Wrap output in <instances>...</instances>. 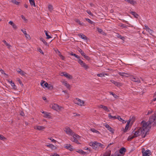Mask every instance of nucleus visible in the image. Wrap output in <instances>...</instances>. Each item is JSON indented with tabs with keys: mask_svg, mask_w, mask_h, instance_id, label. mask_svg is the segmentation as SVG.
<instances>
[{
	"mask_svg": "<svg viewBox=\"0 0 156 156\" xmlns=\"http://www.w3.org/2000/svg\"><path fill=\"white\" fill-rule=\"evenodd\" d=\"M141 125L142 128H140L138 129H136L133 130L132 133L134 134L133 135L129 136L127 139L129 141L131 140L135 137H137L140 135L142 137H145L147 132L150 129V127L148 123H143L142 122Z\"/></svg>",
	"mask_w": 156,
	"mask_h": 156,
	"instance_id": "obj_1",
	"label": "nucleus"
},
{
	"mask_svg": "<svg viewBox=\"0 0 156 156\" xmlns=\"http://www.w3.org/2000/svg\"><path fill=\"white\" fill-rule=\"evenodd\" d=\"M143 123H148V124L150 127V129L151 127V125L152 124L154 126H156V111L154 113V114L151 116L149 119V121L147 122L144 121H142Z\"/></svg>",
	"mask_w": 156,
	"mask_h": 156,
	"instance_id": "obj_2",
	"label": "nucleus"
},
{
	"mask_svg": "<svg viewBox=\"0 0 156 156\" xmlns=\"http://www.w3.org/2000/svg\"><path fill=\"white\" fill-rule=\"evenodd\" d=\"M89 144L90 146L92 147L94 149H98L99 147L102 148L103 146V145L101 144L97 141L90 142L89 143Z\"/></svg>",
	"mask_w": 156,
	"mask_h": 156,
	"instance_id": "obj_3",
	"label": "nucleus"
},
{
	"mask_svg": "<svg viewBox=\"0 0 156 156\" xmlns=\"http://www.w3.org/2000/svg\"><path fill=\"white\" fill-rule=\"evenodd\" d=\"M72 136L71 138V140L73 142H75L77 144H80L79 142V140H80L81 137L78 135L76 134L73 133L72 135Z\"/></svg>",
	"mask_w": 156,
	"mask_h": 156,
	"instance_id": "obj_4",
	"label": "nucleus"
},
{
	"mask_svg": "<svg viewBox=\"0 0 156 156\" xmlns=\"http://www.w3.org/2000/svg\"><path fill=\"white\" fill-rule=\"evenodd\" d=\"M49 107L50 108L58 111L61 110L63 109L62 107L59 106L56 104H50Z\"/></svg>",
	"mask_w": 156,
	"mask_h": 156,
	"instance_id": "obj_5",
	"label": "nucleus"
},
{
	"mask_svg": "<svg viewBox=\"0 0 156 156\" xmlns=\"http://www.w3.org/2000/svg\"><path fill=\"white\" fill-rule=\"evenodd\" d=\"M75 104H77L78 105L80 106H84V102L83 101L81 100V99L76 98L74 100Z\"/></svg>",
	"mask_w": 156,
	"mask_h": 156,
	"instance_id": "obj_6",
	"label": "nucleus"
},
{
	"mask_svg": "<svg viewBox=\"0 0 156 156\" xmlns=\"http://www.w3.org/2000/svg\"><path fill=\"white\" fill-rule=\"evenodd\" d=\"M142 153L143 156H149L151 154V152L150 150L147 149L145 151L144 148L142 149Z\"/></svg>",
	"mask_w": 156,
	"mask_h": 156,
	"instance_id": "obj_7",
	"label": "nucleus"
},
{
	"mask_svg": "<svg viewBox=\"0 0 156 156\" xmlns=\"http://www.w3.org/2000/svg\"><path fill=\"white\" fill-rule=\"evenodd\" d=\"M64 131L69 135H72L74 132L68 127H66L64 129Z\"/></svg>",
	"mask_w": 156,
	"mask_h": 156,
	"instance_id": "obj_8",
	"label": "nucleus"
},
{
	"mask_svg": "<svg viewBox=\"0 0 156 156\" xmlns=\"http://www.w3.org/2000/svg\"><path fill=\"white\" fill-rule=\"evenodd\" d=\"M130 79L132 81L136 82L137 83H139L140 82V81L139 78L133 76H130Z\"/></svg>",
	"mask_w": 156,
	"mask_h": 156,
	"instance_id": "obj_9",
	"label": "nucleus"
},
{
	"mask_svg": "<svg viewBox=\"0 0 156 156\" xmlns=\"http://www.w3.org/2000/svg\"><path fill=\"white\" fill-rule=\"evenodd\" d=\"M77 51L81 54L83 57L87 59L88 58V56L86 55L84 52L80 48H78Z\"/></svg>",
	"mask_w": 156,
	"mask_h": 156,
	"instance_id": "obj_10",
	"label": "nucleus"
},
{
	"mask_svg": "<svg viewBox=\"0 0 156 156\" xmlns=\"http://www.w3.org/2000/svg\"><path fill=\"white\" fill-rule=\"evenodd\" d=\"M64 147L70 151H72L73 150V146L71 145L70 144H65Z\"/></svg>",
	"mask_w": 156,
	"mask_h": 156,
	"instance_id": "obj_11",
	"label": "nucleus"
},
{
	"mask_svg": "<svg viewBox=\"0 0 156 156\" xmlns=\"http://www.w3.org/2000/svg\"><path fill=\"white\" fill-rule=\"evenodd\" d=\"M34 128L38 130H43L45 129V127L43 126H36L34 127Z\"/></svg>",
	"mask_w": 156,
	"mask_h": 156,
	"instance_id": "obj_12",
	"label": "nucleus"
},
{
	"mask_svg": "<svg viewBox=\"0 0 156 156\" xmlns=\"http://www.w3.org/2000/svg\"><path fill=\"white\" fill-rule=\"evenodd\" d=\"M99 108H103L105 111L107 112H110V110L108 109L107 107L104 106L102 105H100L99 106Z\"/></svg>",
	"mask_w": 156,
	"mask_h": 156,
	"instance_id": "obj_13",
	"label": "nucleus"
},
{
	"mask_svg": "<svg viewBox=\"0 0 156 156\" xmlns=\"http://www.w3.org/2000/svg\"><path fill=\"white\" fill-rule=\"evenodd\" d=\"M43 114H44L43 116L44 118H49L51 117L50 113H48L46 112L43 111Z\"/></svg>",
	"mask_w": 156,
	"mask_h": 156,
	"instance_id": "obj_14",
	"label": "nucleus"
},
{
	"mask_svg": "<svg viewBox=\"0 0 156 156\" xmlns=\"http://www.w3.org/2000/svg\"><path fill=\"white\" fill-rule=\"evenodd\" d=\"M126 151V148L124 147H122L121 148V149H120L119 152V153L122 154L123 155H124L125 154V152Z\"/></svg>",
	"mask_w": 156,
	"mask_h": 156,
	"instance_id": "obj_15",
	"label": "nucleus"
},
{
	"mask_svg": "<svg viewBox=\"0 0 156 156\" xmlns=\"http://www.w3.org/2000/svg\"><path fill=\"white\" fill-rule=\"evenodd\" d=\"M8 82L11 84L12 88L14 90H16V89L17 87L16 86L15 84L13 82L12 80H9L8 81Z\"/></svg>",
	"mask_w": 156,
	"mask_h": 156,
	"instance_id": "obj_16",
	"label": "nucleus"
},
{
	"mask_svg": "<svg viewBox=\"0 0 156 156\" xmlns=\"http://www.w3.org/2000/svg\"><path fill=\"white\" fill-rule=\"evenodd\" d=\"M62 84L64 85L67 88H69L70 87V85L65 80H63L62 81Z\"/></svg>",
	"mask_w": 156,
	"mask_h": 156,
	"instance_id": "obj_17",
	"label": "nucleus"
},
{
	"mask_svg": "<svg viewBox=\"0 0 156 156\" xmlns=\"http://www.w3.org/2000/svg\"><path fill=\"white\" fill-rule=\"evenodd\" d=\"M9 23L11 25L12 27L14 29H16L17 28V27L16 25L12 21H10L9 22Z\"/></svg>",
	"mask_w": 156,
	"mask_h": 156,
	"instance_id": "obj_18",
	"label": "nucleus"
},
{
	"mask_svg": "<svg viewBox=\"0 0 156 156\" xmlns=\"http://www.w3.org/2000/svg\"><path fill=\"white\" fill-rule=\"evenodd\" d=\"M105 127L110 132L113 133V130L112 128L111 127L108 125L106 124L105 125Z\"/></svg>",
	"mask_w": 156,
	"mask_h": 156,
	"instance_id": "obj_19",
	"label": "nucleus"
},
{
	"mask_svg": "<svg viewBox=\"0 0 156 156\" xmlns=\"http://www.w3.org/2000/svg\"><path fill=\"white\" fill-rule=\"evenodd\" d=\"M41 86L44 88H46L47 85H48V83H47L44 81H41Z\"/></svg>",
	"mask_w": 156,
	"mask_h": 156,
	"instance_id": "obj_20",
	"label": "nucleus"
},
{
	"mask_svg": "<svg viewBox=\"0 0 156 156\" xmlns=\"http://www.w3.org/2000/svg\"><path fill=\"white\" fill-rule=\"evenodd\" d=\"M105 75L108 76V74L107 73H102L97 74V76H98L101 77H104Z\"/></svg>",
	"mask_w": 156,
	"mask_h": 156,
	"instance_id": "obj_21",
	"label": "nucleus"
},
{
	"mask_svg": "<svg viewBox=\"0 0 156 156\" xmlns=\"http://www.w3.org/2000/svg\"><path fill=\"white\" fill-rule=\"evenodd\" d=\"M118 73L121 76H125L126 77H128L129 76V75L128 74H126V73H124L119 72Z\"/></svg>",
	"mask_w": 156,
	"mask_h": 156,
	"instance_id": "obj_22",
	"label": "nucleus"
},
{
	"mask_svg": "<svg viewBox=\"0 0 156 156\" xmlns=\"http://www.w3.org/2000/svg\"><path fill=\"white\" fill-rule=\"evenodd\" d=\"M108 117L110 119L114 120L117 119V117L116 116H112L110 113L108 114Z\"/></svg>",
	"mask_w": 156,
	"mask_h": 156,
	"instance_id": "obj_23",
	"label": "nucleus"
},
{
	"mask_svg": "<svg viewBox=\"0 0 156 156\" xmlns=\"http://www.w3.org/2000/svg\"><path fill=\"white\" fill-rule=\"evenodd\" d=\"M130 121L129 120L127 122V124L126 125V126L125 127V129L124 130V132H126V131L128 129L129 127V123L130 122Z\"/></svg>",
	"mask_w": 156,
	"mask_h": 156,
	"instance_id": "obj_24",
	"label": "nucleus"
},
{
	"mask_svg": "<svg viewBox=\"0 0 156 156\" xmlns=\"http://www.w3.org/2000/svg\"><path fill=\"white\" fill-rule=\"evenodd\" d=\"M78 35L80 37L84 40L87 39V37L85 35L83 34H78Z\"/></svg>",
	"mask_w": 156,
	"mask_h": 156,
	"instance_id": "obj_25",
	"label": "nucleus"
},
{
	"mask_svg": "<svg viewBox=\"0 0 156 156\" xmlns=\"http://www.w3.org/2000/svg\"><path fill=\"white\" fill-rule=\"evenodd\" d=\"M65 77L69 79H72L73 78V76L67 73L65 75Z\"/></svg>",
	"mask_w": 156,
	"mask_h": 156,
	"instance_id": "obj_26",
	"label": "nucleus"
},
{
	"mask_svg": "<svg viewBox=\"0 0 156 156\" xmlns=\"http://www.w3.org/2000/svg\"><path fill=\"white\" fill-rule=\"evenodd\" d=\"M81 66L82 67L86 69H87L89 68V66L84 62L81 65Z\"/></svg>",
	"mask_w": 156,
	"mask_h": 156,
	"instance_id": "obj_27",
	"label": "nucleus"
},
{
	"mask_svg": "<svg viewBox=\"0 0 156 156\" xmlns=\"http://www.w3.org/2000/svg\"><path fill=\"white\" fill-rule=\"evenodd\" d=\"M127 2L132 5H134L136 3V2L133 0H125Z\"/></svg>",
	"mask_w": 156,
	"mask_h": 156,
	"instance_id": "obj_28",
	"label": "nucleus"
},
{
	"mask_svg": "<svg viewBox=\"0 0 156 156\" xmlns=\"http://www.w3.org/2000/svg\"><path fill=\"white\" fill-rule=\"evenodd\" d=\"M90 130L92 132H93V133H96L98 134H100V132L98 131V130L95 129H94V128L91 129H90Z\"/></svg>",
	"mask_w": 156,
	"mask_h": 156,
	"instance_id": "obj_29",
	"label": "nucleus"
},
{
	"mask_svg": "<svg viewBox=\"0 0 156 156\" xmlns=\"http://www.w3.org/2000/svg\"><path fill=\"white\" fill-rule=\"evenodd\" d=\"M116 36L118 38H119L120 39H121V40L124 41L125 38L124 37L122 36L121 35H119V34H117Z\"/></svg>",
	"mask_w": 156,
	"mask_h": 156,
	"instance_id": "obj_30",
	"label": "nucleus"
},
{
	"mask_svg": "<svg viewBox=\"0 0 156 156\" xmlns=\"http://www.w3.org/2000/svg\"><path fill=\"white\" fill-rule=\"evenodd\" d=\"M117 119L120 121L122 122L123 123H125L126 122L124 120L121 118L120 116H118Z\"/></svg>",
	"mask_w": 156,
	"mask_h": 156,
	"instance_id": "obj_31",
	"label": "nucleus"
},
{
	"mask_svg": "<svg viewBox=\"0 0 156 156\" xmlns=\"http://www.w3.org/2000/svg\"><path fill=\"white\" fill-rule=\"evenodd\" d=\"M44 32L45 34V35L47 36V38L49 39L51 37L49 35L48 33L46 30H44Z\"/></svg>",
	"mask_w": 156,
	"mask_h": 156,
	"instance_id": "obj_32",
	"label": "nucleus"
},
{
	"mask_svg": "<svg viewBox=\"0 0 156 156\" xmlns=\"http://www.w3.org/2000/svg\"><path fill=\"white\" fill-rule=\"evenodd\" d=\"M40 40L45 45H46L47 44V42L45 41V40L41 37L40 38Z\"/></svg>",
	"mask_w": 156,
	"mask_h": 156,
	"instance_id": "obj_33",
	"label": "nucleus"
},
{
	"mask_svg": "<svg viewBox=\"0 0 156 156\" xmlns=\"http://www.w3.org/2000/svg\"><path fill=\"white\" fill-rule=\"evenodd\" d=\"M2 42L6 45V46L8 47V48H9L11 47V45L8 43L5 40H3L2 41Z\"/></svg>",
	"mask_w": 156,
	"mask_h": 156,
	"instance_id": "obj_34",
	"label": "nucleus"
},
{
	"mask_svg": "<svg viewBox=\"0 0 156 156\" xmlns=\"http://www.w3.org/2000/svg\"><path fill=\"white\" fill-rule=\"evenodd\" d=\"M30 4L32 6H34V7H35V2L34 0H33L32 1H31L30 2Z\"/></svg>",
	"mask_w": 156,
	"mask_h": 156,
	"instance_id": "obj_35",
	"label": "nucleus"
},
{
	"mask_svg": "<svg viewBox=\"0 0 156 156\" xmlns=\"http://www.w3.org/2000/svg\"><path fill=\"white\" fill-rule=\"evenodd\" d=\"M130 13L133 16H134L135 17H137L138 16L137 14L135 12H131Z\"/></svg>",
	"mask_w": 156,
	"mask_h": 156,
	"instance_id": "obj_36",
	"label": "nucleus"
},
{
	"mask_svg": "<svg viewBox=\"0 0 156 156\" xmlns=\"http://www.w3.org/2000/svg\"><path fill=\"white\" fill-rule=\"evenodd\" d=\"M48 9L50 12H51L53 9L52 6L51 5H49L48 6Z\"/></svg>",
	"mask_w": 156,
	"mask_h": 156,
	"instance_id": "obj_37",
	"label": "nucleus"
},
{
	"mask_svg": "<svg viewBox=\"0 0 156 156\" xmlns=\"http://www.w3.org/2000/svg\"><path fill=\"white\" fill-rule=\"evenodd\" d=\"M0 139L2 140L5 141L6 140V138L0 134Z\"/></svg>",
	"mask_w": 156,
	"mask_h": 156,
	"instance_id": "obj_38",
	"label": "nucleus"
},
{
	"mask_svg": "<svg viewBox=\"0 0 156 156\" xmlns=\"http://www.w3.org/2000/svg\"><path fill=\"white\" fill-rule=\"evenodd\" d=\"M46 88H47L49 89H51L53 88V87L51 84H48V85H47Z\"/></svg>",
	"mask_w": 156,
	"mask_h": 156,
	"instance_id": "obj_39",
	"label": "nucleus"
},
{
	"mask_svg": "<svg viewBox=\"0 0 156 156\" xmlns=\"http://www.w3.org/2000/svg\"><path fill=\"white\" fill-rule=\"evenodd\" d=\"M62 92H64V93L66 94V98H69V95L68 94V93H67V91H66L63 90V91H62Z\"/></svg>",
	"mask_w": 156,
	"mask_h": 156,
	"instance_id": "obj_40",
	"label": "nucleus"
},
{
	"mask_svg": "<svg viewBox=\"0 0 156 156\" xmlns=\"http://www.w3.org/2000/svg\"><path fill=\"white\" fill-rule=\"evenodd\" d=\"M16 80L21 85L23 86V84L22 83L21 81L20 80L19 78H17L16 79Z\"/></svg>",
	"mask_w": 156,
	"mask_h": 156,
	"instance_id": "obj_41",
	"label": "nucleus"
},
{
	"mask_svg": "<svg viewBox=\"0 0 156 156\" xmlns=\"http://www.w3.org/2000/svg\"><path fill=\"white\" fill-rule=\"evenodd\" d=\"M47 146L52 149H53L54 147V146L52 144H49L47 145Z\"/></svg>",
	"mask_w": 156,
	"mask_h": 156,
	"instance_id": "obj_42",
	"label": "nucleus"
},
{
	"mask_svg": "<svg viewBox=\"0 0 156 156\" xmlns=\"http://www.w3.org/2000/svg\"><path fill=\"white\" fill-rule=\"evenodd\" d=\"M85 19L88 22H89V23H90L91 24H93V22L91 20H90V19L88 18H86Z\"/></svg>",
	"mask_w": 156,
	"mask_h": 156,
	"instance_id": "obj_43",
	"label": "nucleus"
},
{
	"mask_svg": "<svg viewBox=\"0 0 156 156\" xmlns=\"http://www.w3.org/2000/svg\"><path fill=\"white\" fill-rule=\"evenodd\" d=\"M21 76H24L25 75V74H26V73L24 72L23 70H22L21 71L20 73H19Z\"/></svg>",
	"mask_w": 156,
	"mask_h": 156,
	"instance_id": "obj_44",
	"label": "nucleus"
},
{
	"mask_svg": "<svg viewBox=\"0 0 156 156\" xmlns=\"http://www.w3.org/2000/svg\"><path fill=\"white\" fill-rule=\"evenodd\" d=\"M12 3H14V4H16V5H18L19 4V2H18L16 0H12Z\"/></svg>",
	"mask_w": 156,
	"mask_h": 156,
	"instance_id": "obj_45",
	"label": "nucleus"
},
{
	"mask_svg": "<svg viewBox=\"0 0 156 156\" xmlns=\"http://www.w3.org/2000/svg\"><path fill=\"white\" fill-rule=\"evenodd\" d=\"M147 31H148V33L151 34L153 33V30L150 29V28H149L148 30H147Z\"/></svg>",
	"mask_w": 156,
	"mask_h": 156,
	"instance_id": "obj_46",
	"label": "nucleus"
},
{
	"mask_svg": "<svg viewBox=\"0 0 156 156\" xmlns=\"http://www.w3.org/2000/svg\"><path fill=\"white\" fill-rule=\"evenodd\" d=\"M25 36L26 38L27 39H30V35L27 34H26L25 35Z\"/></svg>",
	"mask_w": 156,
	"mask_h": 156,
	"instance_id": "obj_47",
	"label": "nucleus"
},
{
	"mask_svg": "<svg viewBox=\"0 0 156 156\" xmlns=\"http://www.w3.org/2000/svg\"><path fill=\"white\" fill-rule=\"evenodd\" d=\"M87 13L88 14L90 15V16H93V14L90 11V10H87Z\"/></svg>",
	"mask_w": 156,
	"mask_h": 156,
	"instance_id": "obj_48",
	"label": "nucleus"
},
{
	"mask_svg": "<svg viewBox=\"0 0 156 156\" xmlns=\"http://www.w3.org/2000/svg\"><path fill=\"white\" fill-rule=\"evenodd\" d=\"M78 62L80 65L84 62L82 60L80 59L78 60Z\"/></svg>",
	"mask_w": 156,
	"mask_h": 156,
	"instance_id": "obj_49",
	"label": "nucleus"
},
{
	"mask_svg": "<svg viewBox=\"0 0 156 156\" xmlns=\"http://www.w3.org/2000/svg\"><path fill=\"white\" fill-rule=\"evenodd\" d=\"M21 18L23 19L25 21H27V20L25 18V17L23 15L21 16Z\"/></svg>",
	"mask_w": 156,
	"mask_h": 156,
	"instance_id": "obj_50",
	"label": "nucleus"
},
{
	"mask_svg": "<svg viewBox=\"0 0 156 156\" xmlns=\"http://www.w3.org/2000/svg\"><path fill=\"white\" fill-rule=\"evenodd\" d=\"M48 139L51 140L53 142L55 143L56 141L55 140L52 139V138H49Z\"/></svg>",
	"mask_w": 156,
	"mask_h": 156,
	"instance_id": "obj_51",
	"label": "nucleus"
},
{
	"mask_svg": "<svg viewBox=\"0 0 156 156\" xmlns=\"http://www.w3.org/2000/svg\"><path fill=\"white\" fill-rule=\"evenodd\" d=\"M97 30L100 33H101L103 31L102 29L98 28H97Z\"/></svg>",
	"mask_w": 156,
	"mask_h": 156,
	"instance_id": "obj_52",
	"label": "nucleus"
},
{
	"mask_svg": "<svg viewBox=\"0 0 156 156\" xmlns=\"http://www.w3.org/2000/svg\"><path fill=\"white\" fill-rule=\"evenodd\" d=\"M110 154L109 152H106L103 156H110Z\"/></svg>",
	"mask_w": 156,
	"mask_h": 156,
	"instance_id": "obj_53",
	"label": "nucleus"
},
{
	"mask_svg": "<svg viewBox=\"0 0 156 156\" xmlns=\"http://www.w3.org/2000/svg\"><path fill=\"white\" fill-rule=\"evenodd\" d=\"M115 86H119L120 85V83L117 82H115Z\"/></svg>",
	"mask_w": 156,
	"mask_h": 156,
	"instance_id": "obj_54",
	"label": "nucleus"
},
{
	"mask_svg": "<svg viewBox=\"0 0 156 156\" xmlns=\"http://www.w3.org/2000/svg\"><path fill=\"white\" fill-rule=\"evenodd\" d=\"M73 56H74L76 58H80V57L78 55H76L75 54H73Z\"/></svg>",
	"mask_w": 156,
	"mask_h": 156,
	"instance_id": "obj_55",
	"label": "nucleus"
},
{
	"mask_svg": "<svg viewBox=\"0 0 156 156\" xmlns=\"http://www.w3.org/2000/svg\"><path fill=\"white\" fill-rule=\"evenodd\" d=\"M149 27L147 26H145L144 27V29L146 30V31L147 30L149 29Z\"/></svg>",
	"mask_w": 156,
	"mask_h": 156,
	"instance_id": "obj_56",
	"label": "nucleus"
},
{
	"mask_svg": "<svg viewBox=\"0 0 156 156\" xmlns=\"http://www.w3.org/2000/svg\"><path fill=\"white\" fill-rule=\"evenodd\" d=\"M66 73L65 72L62 73H61V76H65V74H66Z\"/></svg>",
	"mask_w": 156,
	"mask_h": 156,
	"instance_id": "obj_57",
	"label": "nucleus"
},
{
	"mask_svg": "<svg viewBox=\"0 0 156 156\" xmlns=\"http://www.w3.org/2000/svg\"><path fill=\"white\" fill-rule=\"evenodd\" d=\"M38 51L42 54H44L43 52L42 51V50L41 48L38 49Z\"/></svg>",
	"mask_w": 156,
	"mask_h": 156,
	"instance_id": "obj_58",
	"label": "nucleus"
},
{
	"mask_svg": "<svg viewBox=\"0 0 156 156\" xmlns=\"http://www.w3.org/2000/svg\"><path fill=\"white\" fill-rule=\"evenodd\" d=\"M23 32V33L25 34V35L26 34H27L25 30H21Z\"/></svg>",
	"mask_w": 156,
	"mask_h": 156,
	"instance_id": "obj_59",
	"label": "nucleus"
},
{
	"mask_svg": "<svg viewBox=\"0 0 156 156\" xmlns=\"http://www.w3.org/2000/svg\"><path fill=\"white\" fill-rule=\"evenodd\" d=\"M50 156H59V155L56 153H54V154L51 155Z\"/></svg>",
	"mask_w": 156,
	"mask_h": 156,
	"instance_id": "obj_60",
	"label": "nucleus"
},
{
	"mask_svg": "<svg viewBox=\"0 0 156 156\" xmlns=\"http://www.w3.org/2000/svg\"><path fill=\"white\" fill-rule=\"evenodd\" d=\"M112 156H121L118 153H115L114 155H112Z\"/></svg>",
	"mask_w": 156,
	"mask_h": 156,
	"instance_id": "obj_61",
	"label": "nucleus"
},
{
	"mask_svg": "<svg viewBox=\"0 0 156 156\" xmlns=\"http://www.w3.org/2000/svg\"><path fill=\"white\" fill-rule=\"evenodd\" d=\"M73 115H74V116H80V114H77L76 113H73Z\"/></svg>",
	"mask_w": 156,
	"mask_h": 156,
	"instance_id": "obj_62",
	"label": "nucleus"
},
{
	"mask_svg": "<svg viewBox=\"0 0 156 156\" xmlns=\"http://www.w3.org/2000/svg\"><path fill=\"white\" fill-rule=\"evenodd\" d=\"M22 70H21L20 69H16V71L17 72L19 73H20V72H21V71Z\"/></svg>",
	"mask_w": 156,
	"mask_h": 156,
	"instance_id": "obj_63",
	"label": "nucleus"
},
{
	"mask_svg": "<svg viewBox=\"0 0 156 156\" xmlns=\"http://www.w3.org/2000/svg\"><path fill=\"white\" fill-rule=\"evenodd\" d=\"M154 97V98L153 99V101H155L156 100V94L155 93Z\"/></svg>",
	"mask_w": 156,
	"mask_h": 156,
	"instance_id": "obj_64",
	"label": "nucleus"
}]
</instances>
